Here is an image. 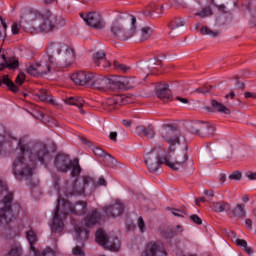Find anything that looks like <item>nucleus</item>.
<instances>
[{
    "mask_svg": "<svg viewBox=\"0 0 256 256\" xmlns=\"http://www.w3.org/2000/svg\"><path fill=\"white\" fill-rule=\"evenodd\" d=\"M18 146L20 154L14 160L12 173L17 179H30V177H33V169H35L37 161L43 163L46 159H49L47 144L43 142L29 144L22 138Z\"/></svg>",
    "mask_w": 256,
    "mask_h": 256,
    "instance_id": "nucleus-1",
    "label": "nucleus"
},
{
    "mask_svg": "<svg viewBox=\"0 0 256 256\" xmlns=\"http://www.w3.org/2000/svg\"><path fill=\"white\" fill-rule=\"evenodd\" d=\"M57 206L54 211V216L52 220V231L54 233H61L63 229H65V219L69 213H74V215H84L87 213V202L78 201L75 204H71V202L63 199L61 201L60 198L57 199Z\"/></svg>",
    "mask_w": 256,
    "mask_h": 256,
    "instance_id": "nucleus-2",
    "label": "nucleus"
},
{
    "mask_svg": "<svg viewBox=\"0 0 256 256\" xmlns=\"http://www.w3.org/2000/svg\"><path fill=\"white\" fill-rule=\"evenodd\" d=\"M71 79L76 85H86L99 91H105L106 89L115 91V76L107 78L92 72L80 71L72 74Z\"/></svg>",
    "mask_w": 256,
    "mask_h": 256,
    "instance_id": "nucleus-3",
    "label": "nucleus"
},
{
    "mask_svg": "<svg viewBox=\"0 0 256 256\" xmlns=\"http://www.w3.org/2000/svg\"><path fill=\"white\" fill-rule=\"evenodd\" d=\"M137 18L133 15L120 14L112 23L110 31L118 41H129L135 35Z\"/></svg>",
    "mask_w": 256,
    "mask_h": 256,
    "instance_id": "nucleus-4",
    "label": "nucleus"
},
{
    "mask_svg": "<svg viewBox=\"0 0 256 256\" xmlns=\"http://www.w3.org/2000/svg\"><path fill=\"white\" fill-rule=\"evenodd\" d=\"M97 189L95 179L91 176H82L81 179L74 180L71 184H66V197L80 196L87 197Z\"/></svg>",
    "mask_w": 256,
    "mask_h": 256,
    "instance_id": "nucleus-5",
    "label": "nucleus"
},
{
    "mask_svg": "<svg viewBox=\"0 0 256 256\" xmlns=\"http://www.w3.org/2000/svg\"><path fill=\"white\" fill-rule=\"evenodd\" d=\"M100 220L101 213H99L97 209H92L88 212L83 219V224L74 227L77 241H81V243L87 241V239H89V231L87 229L97 225Z\"/></svg>",
    "mask_w": 256,
    "mask_h": 256,
    "instance_id": "nucleus-6",
    "label": "nucleus"
},
{
    "mask_svg": "<svg viewBox=\"0 0 256 256\" xmlns=\"http://www.w3.org/2000/svg\"><path fill=\"white\" fill-rule=\"evenodd\" d=\"M187 159H189L187 150L175 152V148L168 147V151L163 156L162 162H164L167 167H170V169L179 171L187 167Z\"/></svg>",
    "mask_w": 256,
    "mask_h": 256,
    "instance_id": "nucleus-7",
    "label": "nucleus"
},
{
    "mask_svg": "<svg viewBox=\"0 0 256 256\" xmlns=\"http://www.w3.org/2000/svg\"><path fill=\"white\" fill-rule=\"evenodd\" d=\"M54 167L61 173L71 171V177H79L81 175V166L79 160L74 161L67 154H58L54 159Z\"/></svg>",
    "mask_w": 256,
    "mask_h": 256,
    "instance_id": "nucleus-8",
    "label": "nucleus"
},
{
    "mask_svg": "<svg viewBox=\"0 0 256 256\" xmlns=\"http://www.w3.org/2000/svg\"><path fill=\"white\" fill-rule=\"evenodd\" d=\"M30 19L39 22L41 33H51L55 29V16L50 10H43L42 12L33 11L30 14Z\"/></svg>",
    "mask_w": 256,
    "mask_h": 256,
    "instance_id": "nucleus-9",
    "label": "nucleus"
},
{
    "mask_svg": "<svg viewBox=\"0 0 256 256\" xmlns=\"http://www.w3.org/2000/svg\"><path fill=\"white\" fill-rule=\"evenodd\" d=\"M11 201H13V193H8L2 202H0V223L2 225H10L16 219L11 209Z\"/></svg>",
    "mask_w": 256,
    "mask_h": 256,
    "instance_id": "nucleus-10",
    "label": "nucleus"
},
{
    "mask_svg": "<svg viewBox=\"0 0 256 256\" xmlns=\"http://www.w3.org/2000/svg\"><path fill=\"white\" fill-rule=\"evenodd\" d=\"M96 242L99 243L105 249H108L109 251L117 252L121 247V242L119 241V238L115 236H109L102 229H99L96 232Z\"/></svg>",
    "mask_w": 256,
    "mask_h": 256,
    "instance_id": "nucleus-11",
    "label": "nucleus"
},
{
    "mask_svg": "<svg viewBox=\"0 0 256 256\" xmlns=\"http://www.w3.org/2000/svg\"><path fill=\"white\" fill-rule=\"evenodd\" d=\"M115 89H123L129 91V89H135L141 85V80L135 76L132 77H121L114 76Z\"/></svg>",
    "mask_w": 256,
    "mask_h": 256,
    "instance_id": "nucleus-12",
    "label": "nucleus"
},
{
    "mask_svg": "<svg viewBox=\"0 0 256 256\" xmlns=\"http://www.w3.org/2000/svg\"><path fill=\"white\" fill-rule=\"evenodd\" d=\"M181 137V132L176 127L168 126L164 128L161 132V138L163 141L168 143L171 149H175V145L179 144V138Z\"/></svg>",
    "mask_w": 256,
    "mask_h": 256,
    "instance_id": "nucleus-13",
    "label": "nucleus"
},
{
    "mask_svg": "<svg viewBox=\"0 0 256 256\" xmlns=\"http://www.w3.org/2000/svg\"><path fill=\"white\" fill-rule=\"evenodd\" d=\"M80 17H82L88 27H93V29H103L105 27L103 16L98 12H90L88 14L81 13Z\"/></svg>",
    "mask_w": 256,
    "mask_h": 256,
    "instance_id": "nucleus-14",
    "label": "nucleus"
},
{
    "mask_svg": "<svg viewBox=\"0 0 256 256\" xmlns=\"http://www.w3.org/2000/svg\"><path fill=\"white\" fill-rule=\"evenodd\" d=\"M145 163L150 173H157L163 162V157H159L157 149L152 150L146 155Z\"/></svg>",
    "mask_w": 256,
    "mask_h": 256,
    "instance_id": "nucleus-15",
    "label": "nucleus"
},
{
    "mask_svg": "<svg viewBox=\"0 0 256 256\" xmlns=\"http://www.w3.org/2000/svg\"><path fill=\"white\" fill-rule=\"evenodd\" d=\"M190 131L196 135L213 137L215 135V126L208 122H198L191 126Z\"/></svg>",
    "mask_w": 256,
    "mask_h": 256,
    "instance_id": "nucleus-16",
    "label": "nucleus"
},
{
    "mask_svg": "<svg viewBox=\"0 0 256 256\" xmlns=\"http://www.w3.org/2000/svg\"><path fill=\"white\" fill-rule=\"evenodd\" d=\"M127 103V98L125 96L117 95L111 98H107L102 102V107L105 111H115V109H119L122 105Z\"/></svg>",
    "mask_w": 256,
    "mask_h": 256,
    "instance_id": "nucleus-17",
    "label": "nucleus"
},
{
    "mask_svg": "<svg viewBox=\"0 0 256 256\" xmlns=\"http://www.w3.org/2000/svg\"><path fill=\"white\" fill-rule=\"evenodd\" d=\"M103 211L106 217H119L124 211L123 204L119 201H115L112 204H108L103 207Z\"/></svg>",
    "mask_w": 256,
    "mask_h": 256,
    "instance_id": "nucleus-18",
    "label": "nucleus"
},
{
    "mask_svg": "<svg viewBox=\"0 0 256 256\" xmlns=\"http://www.w3.org/2000/svg\"><path fill=\"white\" fill-rule=\"evenodd\" d=\"M0 71L6 67L7 69H17L19 67V59L15 57L8 58L5 51L0 50Z\"/></svg>",
    "mask_w": 256,
    "mask_h": 256,
    "instance_id": "nucleus-19",
    "label": "nucleus"
},
{
    "mask_svg": "<svg viewBox=\"0 0 256 256\" xmlns=\"http://www.w3.org/2000/svg\"><path fill=\"white\" fill-rule=\"evenodd\" d=\"M92 151L96 157H100L104 159L105 163L108 165V167H114L117 163V160L113 158V156L107 154L103 149L99 147L92 148Z\"/></svg>",
    "mask_w": 256,
    "mask_h": 256,
    "instance_id": "nucleus-20",
    "label": "nucleus"
},
{
    "mask_svg": "<svg viewBox=\"0 0 256 256\" xmlns=\"http://www.w3.org/2000/svg\"><path fill=\"white\" fill-rule=\"evenodd\" d=\"M26 238L30 243L31 251H33V253H35L36 256H45L47 255V253H51V248H46L41 253L37 254V250L35 249V246H33L34 243H37V235L35 234V232H33V230H30L26 233Z\"/></svg>",
    "mask_w": 256,
    "mask_h": 256,
    "instance_id": "nucleus-21",
    "label": "nucleus"
},
{
    "mask_svg": "<svg viewBox=\"0 0 256 256\" xmlns=\"http://www.w3.org/2000/svg\"><path fill=\"white\" fill-rule=\"evenodd\" d=\"M65 49V45L53 43L50 44L47 50L48 53V61L51 65L55 64V57L61 53V50Z\"/></svg>",
    "mask_w": 256,
    "mask_h": 256,
    "instance_id": "nucleus-22",
    "label": "nucleus"
},
{
    "mask_svg": "<svg viewBox=\"0 0 256 256\" xmlns=\"http://www.w3.org/2000/svg\"><path fill=\"white\" fill-rule=\"evenodd\" d=\"M75 61V51L71 47L64 46V52L62 54V66L69 67Z\"/></svg>",
    "mask_w": 256,
    "mask_h": 256,
    "instance_id": "nucleus-23",
    "label": "nucleus"
},
{
    "mask_svg": "<svg viewBox=\"0 0 256 256\" xmlns=\"http://www.w3.org/2000/svg\"><path fill=\"white\" fill-rule=\"evenodd\" d=\"M65 103L66 105H73L74 107H78L80 113L85 115V110H83L85 100L82 97H68L65 99Z\"/></svg>",
    "mask_w": 256,
    "mask_h": 256,
    "instance_id": "nucleus-24",
    "label": "nucleus"
},
{
    "mask_svg": "<svg viewBox=\"0 0 256 256\" xmlns=\"http://www.w3.org/2000/svg\"><path fill=\"white\" fill-rule=\"evenodd\" d=\"M156 95L158 99H161V101H169V99H171L172 97L171 90L169 89V84L159 86L156 91Z\"/></svg>",
    "mask_w": 256,
    "mask_h": 256,
    "instance_id": "nucleus-25",
    "label": "nucleus"
},
{
    "mask_svg": "<svg viewBox=\"0 0 256 256\" xmlns=\"http://www.w3.org/2000/svg\"><path fill=\"white\" fill-rule=\"evenodd\" d=\"M136 133L147 137V139H153V137H155V127H153V125H148L147 127L137 126Z\"/></svg>",
    "mask_w": 256,
    "mask_h": 256,
    "instance_id": "nucleus-26",
    "label": "nucleus"
},
{
    "mask_svg": "<svg viewBox=\"0 0 256 256\" xmlns=\"http://www.w3.org/2000/svg\"><path fill=\"white\" fill-rule=\"evenodd\" d=\"M3 85H6V87L13 93H19V87L9 79V75H4L0 78V87H3Z\"/></svg>",
    "mask_w": 256,
    "mask_h": 256,
    "instance_id": "nucleus-27",
    "label": "nucleus"
},
{
    "mask_svg": "<svg viewBox=\"0 0 256 256\" xmlns=\"http://www.w3.org/2000/svg\"><path fill=\"white\" fill-rule=\"evenodd\" d=\"M230 211L232 217H234V219H243V217H245L246 213H245V204H237L236 207L231 208L228 210Z\"/></svg>",
    "mask_w": 256,
    "mask_h": 256,
    "instance_id": "nucleus-28",
    "label": "nucleus"
},
{
    "mask_svg": "<svg viewBox=\"0 0 256 256\" xmlns=\"http://www.w3.org/2000/svg\"><path fill=\"white\" fill-rule=\"evenodd\" d=\"M210 207L215 213H223L224 211H229V209H231V204L225 201L213 202Z\"/></svg>",
    "mask_w": 256,
    "mask_h": 256,
    "instance_id": "nucleus-29",
    "label": "nucleus"
},
{
    "mask_svg": "<svg viewBox=\"0 0 256 256\" xmlns=\"http://www.w3.org/2000/svg\"><path fill=\"white\" fill-rule=\"evenodd\" d=\"M151 35H153V28L144 26L140 29L139 32H137L136 37L138 41H147Z\"/></svg>",
    "mask_w": 256,
    "mask_h": 256,
    "instance_id": "nucleus-30",
    "label": "nucleus"
},
{
    "mask_svg": "<svg viewBox=\"0 0 256 256\" xmlns=\"http://www.w3.org/2000/svg\"><path fill=\"white\" fill-rule=\"evenodd\" d=\"M211 107L218 113H224V115H231V109L227 108L223 103L217 100H211Z\"/></svg>",
    "mask_w": 256,
    "mask_h": 256,
    "instance_id": "nucleus-31",
    "label": "nucleus"
},
{
    "mask_svg": "<svg viewBox=\"0 0 256 256\" xmlns=\"http://www.w3.org/2000/svg\"><path fill=\"white\" fill-rule=\"evenodd\" d=\"M183 233V227L181 225H177L174 228H167L164 232V237L166 239H173L176 235H181Z\"/></svg>",
    "mask_w": 256,
    "mask_h": 256,
    "instance_id": "nucleus-32",
    "label": "nucleus"
},
{
    "mask_svg": "<svg viewBox=\"0 0 256 256\" xmlns=\"http://www.w3.org/2000/svg\"><path fill=\"white\" fill-rule=\"evenodd\" d=\"M39 100L43 101L44 103H55L53 100V96L47 90H40L37 94Z\"/></svg>",
    "mask_w": 256,
    "mask_h": 256,
    "instance_id": "nucleus-33",
    "label": "nucleus"
},
{
    "mask_svg": "<svg viewBox=\"0 0 256 256\" xmlns=\"http://www.w3.org/2000/svg\"><path fill=\"white\" fill-rule=\"evenodd\" d=\"M201 35H208L209 37H219L221 35V31L219 30H212L208 26H203L200 29Z\"/></svg>",
    "mask_w": 256,
    "mask_h": 256,
    "instance_id": "nucleus-34",
    "label": "nucleus"
},
{
    "mask_svg": "<svg viewBox=\"0 0 256 256\" xmlns=\"http://www.w3.org/2000/svg\"><path fill=\"white\" fill-rule=\"evenodd\" d=\"M106 55L107 54L105 53V51L95 52L93 54V60H94L95 65H97L98 67H101V62L105 61Z\"/></svg>",
    "mask_w": 256,
    "mask_h": 256,
    "instance_id": "nucleus-35",
    "label": "nucleus"
},
{
    "mask_svg": "<svg viewBox=\"0 0 256 256\" xmlns=\"http://www.w3.org/2000/svg\"><path fill=\"white\" fill-rule=\"evenodd\" d=\"M195 15L196 17H200V19H205L206 17H211V15H213V10H211V7L207 6L202 10L196 12Z\"/></svg>",
    "mask_w": 256,
    "mask_h": 256,
    "instance_id": "nucleus-36",
    "label": "nucleus"
},
{
    "mask_svg": "<svg viewBox=\"0 0 256 256\" xmlns=\"http://www.w3.org/2000/svg\"><path fill=\"white\" fill-rule=\"evenodd\" d=\"M146 67L153 71V69H157L158 67H161V60L158 58H152L146 63Z\"/></svg>",
    "mask_w": 256,
    "mask_h": 256,
    "instance_id": "nucleus-37",
    "label": "nucleus"
},
{
    "mask_svg": "<svg viewBox=\"0 0 256 256\" xmlns=\"http://www.w3.org/2000/svg\"><path fill=\"white\" fill-rule=\"evenodd\" d=\"M37 65V69H39L42 72H38L39 77H41V75H47V73H51V65L53 64H45V65H41L40 63H36Z\"/></svg>",
    "mask_w": 256,
    "mask_h": 256,
    "instance_id": "nucleus-38",
    "label": "nucleus"
},
{
    "mask_svg": "<svg viewBox=\"0 0 256 256\" xmlns=\"http://www.w3.org/2000/svg\"><path fill=\"white\" fill-rule=\"evenodd\" d=\"M113 67H114V69H116V71H121L122 73H128V71H131L130 66H127L125 64H121L118 61H114Z\"/></svg>",
    "mask_w": 256,
    "mask_h": 256,
    "instance_id": "nucleus-39",
    "label": "nucleus"
},
{
    "mask_svg": "<svg viewBox=\"0 0 256 256\" xmlns=\"http://www.w3.org/2000/svg\"><path fill=\"white\" fill-rule=\"evenodd\" d=\"M41 72L42 71L37 68V64L30 65L26 68V73H28V75H31L32 77H39V73Z\"/></svg>",
    "mask_w": 256,
    "mask_h": 256,
    "instance_id": "nucleus-40",
    "label": "nucleus"
},
{
    "mask_svg": "<svg viewBox=\"0 0 256 256\" xmlns=\"http://www.w3.org/2000/svg\"><path fill=\"white\" fill-rule=\"evenodd\" d=\"M183 25H185L183 20L181 18H176L169 24V28L171 31H175L176 29H179V27H183Z\"/></svg>",
    "mask_w": 256,
    "mask_h": 256,
    "instance_id": "nucleus-41",
    "label": "nucleus"
},
{
    "mask_svg": "<svg viewBox=\"0 0 256 256\" xmlns=\"http://www.w3.org/2000/svg\"><path fill=\"white\" fill-rule=\"evenodd\" d=\"M167 211H170V213H172L174 217H185V215H187V212L183 209L168 207Z\"/></svg>",
    "mask_w": 256,
    "mask_h": 256,
    "instance_id": "nucleus-42",
    "label": "nucleus"
},
{
    "mask_svg": "<svg viewBox=\"0 0 256 256\" xmlns=\"http://www.w3.org/2000/svg\"><path fill=\"white\" fill-rule=\"evenodd\" d=\"M211 89H213L212 85H210V86H203V87L197 88L195 90V93H202V95H206V93H209V91H211Z\"/></svg>",
    "mask_w": 256,
    "mask_h": 256,
    "instance_id": "nucleus-43",
    "label": "nucleus"
},
{
    "mask_svg": "<svg viewBox=\"0 0 256 256\" xmlns=\"http://www.w3.org/2000/svg\"><path fill=\"white\" fill-rule=\"evenodd\" d=\"M72 254L75 256H85V251L80 246H76L72 249Z\"/></svg>",
    "mask_w": 256,
    "mask_h": 256,
    "instance_id": "nucleus-44",
    "label": "nucleus"
},
{
    "mask_svg": "<svg viewBox=\"0 0 256 256\" xmlns=\"http://www.w3.org/2000/svg\"><path fill=\"white\" fill-rule=\"evenodd\" d=\"M15 83L21 87V85L25 83V73L20 72L15 80Z\"/></svg>",
    "mask_w": 256,
    "mask_h": 256,
    "instance_id": "nucleus-45",
    "label": "nucleus"
},
{
    "mask_svg": "<svg viewBox=\"0 0 256 256\" xmlns=\"http://www.w3.org/2000/svg\"><path fill=\"white\" fill-rule=\"evenodd\" d=\"M242 174L239 171H235L230 174L229 179L233 181H241Z\"/></svg>",
    "mask_w": 256,
    "mask_h": 256,
    "instance_id": "nucleus-46",
    "label": "nucleus"
},
{
    "mask_svg": "<svg viewBox=\"0 0 256 256\" xmlns=\"http://www.w3.org/2000/svg\"><path fill=\"white\" fill-rule=\"evenodd\" d=\"M138 228L140 233H145V220H143V217L138 218Z\"/></svg>",
    "mask_w": 256,
    "mask_h": 256,
    "instance_id": "nucleus-47",
    "label": "nucleus"
},
{
    "mask_svg": "<svg viewBox=\"0 0 256 256\" xmlns=\"http://www.w3.org/2000/svg\"><path fill=\"white\" fill-rule=\"evenodd\" d=\"M13 35H17L21 29V24L19 23H13L11 26Z\"/></svg>",
    "mask_w": 256,
    "mask_h": 256,
    "instance_id": "nucleus-48",
    "label": "nucleus"
},
{
    "mask_svg": "<svg viewBox=\"0 0 256 256\" xmlns=\"http://www.w3.org/2000/svg\"><path fill=\"white\" fill-rule=\"evenodd\" d=\"M191 221L196 223V225H201L203 223V220L200 219V217L197 214H193L190 216Z\"/></svg>",
    "mask_w": 256,
    "mask_h": 256,
    "instance_id": "nucleus-49",
    "label": "nucleus"
},
{
    "mask_svg": "<svg viewBox=\"0 0 256 256\" xmlns=\"http://www.w3.org/2000/svg\"><path fill=\"white\" fill-rule=\"evenodd\" d=\"M7 139H9V135L4 132V135L0 134V149L3 147V143H7Z\"/></svg>",
    "mask_w": 256,
    "mask_h": 256,
    "instance_id": "nucleus-50",
    "label": "nucleus"
},
{
    "mask_svg": "<svg viewBox=\"0 0 256 256\" xmlns=\"http://www.w3.org/2000/svg\"><path fill=\"white\" fill-rule=\"evenodd\" d=\"M236 245L245 249L247 247V242L243 239H236Z\"/></svg>",
    "mask_w": 256,
    "mask_h": 256,
    "instance_id": "nucleus-51",
    "label": "nucleus"
},
{
    "mask_svg": "<svg viewBox=\"0 0 256 256\" xmlns=\"http://www.w3.org/2000/svg\"><path fill=\"white\" fill-rule=\"evenodd\" d=\"M101 185H107V181L105 180L104 177H100L97 181V183H95V186L98 187V186H101Z\"/></svg>",
    "mask_w": 256,
    "mask_h": 256,
    "instance_id": "nucleus-52",
    "label": "nucleus"
},
{
    "mask_svg": "<svg viewBox=\"0 0 256 256\" xmlns=\"http://www.w3.org/2000/svg\"><path fill=\"white\" fill-rule=\"evenodd\" d=\"M235 87L236 89H241V91H243V89H245V83L236 80Z\"/></svg>",
    "mask_w": 256,
    "mask_h": 256,
    "instance_id": "nucleus-53",
    "label": "nucleus"
},
{
    "mask_svg": "<svg viewBox=\"0 0 256 256\" xmlns=\"http://www.w3.org/2000/svg\"><path fill=\"white\" fill-rule=\"evenodd\" d=\"M100 67H103V69H107V67H111V62L105 58V61H102L100 64Z\"/></svg>",
    "mask_w": 256,
    "mask_h": 256,
    "instance_id": "nucleus-54",
    "label": "nucleus"
},
{
    "mask_svg": "<svg viewBox=\"0 0 256 256\" xmlns=\"http://www.w3.org/2000/svg\"><path fill=\"white\" fill-rule=\"evenodd\" d=\"M243 251L246 252L247 255H253V253H254L253 248L248 245L243 249Z\"/></svg>",
    "mask_w": 256,
    "mask_h": 256,
    "instance_id": "nucleus-55",
    "label": "nucleus"
},
{
    "mask_svg": "<svg viewBox=\"0 0 256 256\" xmlns=\"http://www.w3.org/2000/svg\"><path fill=\"white\" fill-rule=\"evenodd\" d=\"M176 100H177V101H180V103H184V105H187V103H189V99L183 98V97H181V96H177V97H176Z\"/></svg>",
    "mask_w": 256,
    "mask_h": 256,
    "instance_id": "nucleus-56",
    "label": "nucleus"
},
{
    "mask_svg": "<svg viewBox=\"0 0 256 256\" xmlns=\"http://www.w3.org/2000/svg\"><path fill=\"white\" fill-rule=\"evenodd\" d=\"M247 177L248 179H250L251 181H255L256 180V172L253 173V172H248L247 173Z\"/></svg>",
    "mask_w": 256,
    "mask_h": 256,
    "instance_id": "nucleus-57",
    "label": "nucleus"
},
{
    "mask_svg": "<svg viewBox=\"0 0 256 256\" xmlns=\"http://www.w3.org/2000/svg\"><path fill=\"white\" fill-rule=\"evenodd\" d=\"M109 139H111V141H117V132H110Z\"/></svg>",
    "mask_w": 256,
    "mask_h": 256,
    "instance_id": "nucleus-58",
    "label": "nucleus"
},
{
    "mask_svg": "<svg viewBox=\"0 0 256 256\" xmlns=\"http://www.w3.org/2000/svg\"><path fill=\"white\" fill-rule=\"evenodd\" d=\"M0 189L1 191H7V184L0 179Z\"/></svg>",
    "mask_w": 256,
    "mask_h": 256,
    "instance_id": "nucleus-59",
    "label": "nucleus"
},
{
    "mask_svg": "<svg viewBox=\"0 0 256 256\" xmlns=\"http://www.w3.org/2000/svg\"><path fill=\"white\" fill-rule=\"evenodd\" d=\"M204 195H206V197H215V193H213V190H204Z\"/></svg>",
    "mask_w": 256,
    "mask_h": 256,
    "instance_id": "nucleus-60",
    "label": "nucleus"
},
{
    "mask_svg": "<svg viewBox=\"0 0 256 256\" xmlns=\"http://www.w3.org/2000/svg\"><path fill=\"white\" fill-rule=\"evenodd\" d=\"M132 123L133 122L131 120H122L124 127H131Z\"/></svg>",
    "mask_w": 256,
    "mask_h": 256,
    "instance_id": "nucleus-61",
    "label": "nucleus"
},
{
    "mask_svg": "<svg viewBox=\"0 0 256 256\" xmlns=\"http://www.w3.org/2000/svg\"><path fill=\"white\" fill-rule=\"evenodd\" d=\"M245 223L249 229H252L253 221L251 219H246Z\"/></svg>",
    "mask_w": 256,
    "mask_h": 256,
    "instance_id": "nucleus-62",
    "label": "nucleus"
},
{
    "mask_svg": "<svg viewBox=\"0 0 256 256\" xmlns=\"http://www.w3.org/2000/svg\"><path fill=\"white\" fill-rule=\"evenodd\" d=\"M229 97H230V99H235V92L232 91L229 94H227L225 96V99H229Z\"/></svg>",
    "mask_w": 256,
    "mask_h": 256,
    "instance_id": "nucleus-63",
    "label": "nucleus"
},
{
    "mask_svg": "<svg viewBox=\"0 0 256 256\" xmlns=\"http://www.w3.org/2000/svg\"><path fill=\"white\" fill-rule=\"evenodd\" d=\"M226 179H227V176L225 174L220 175V183H225Z\"/></svg>",
    "mask_w": 256,
    "mask_h": 256,
    "instance_id": "nucleus-64",
    "label": "nucleus"
}]
</instances>
